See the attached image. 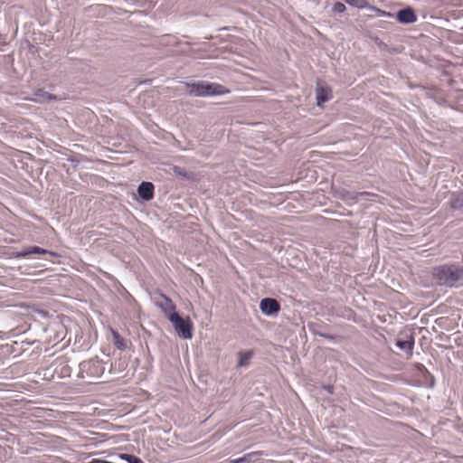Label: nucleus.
<instances>
[{"instance_id": "1", "label": "nucleus", "mask_w": 463, "mask_h": 463, "mask_svg": "<svg viewBox=\"0 0 463 463\" xmlns=\"http://www.w3.org/2000/svg\"><path fill=\"white\" fill-rule=\"evenodd\" d=\"M187 88L190 94L198 97H207L222 95L229 92V90L218 83H210L207 81H198L188 84Z\"/></svg>"}, {"instance_id": "2", "label": "nucleus", "mask_w": 463, "mask_h": 463, "mask_svg": "<svg viewBox=\"0 0 463 463\" xmlns=\"http://www.w3.org/2000/svg\"><path fill=\"white\" fill-rule=\"evenodd\" d=\"M434 275L439 284L452 287L463 277V269L454 266H441L435 269Z\"/></svg>"}, {"instance_id": "3", "label": "nucleus", "mask_w": 463, "mask_h": 463, "mask_svg": "<svg viewBox=\"0 0 463 463\" xmlns=\"http://www.w3.org/2000/svg\"><path fill=\"white\" fill-rule=\"evenodd\" d=\"M151 298L155 305L165 314V317L174 322V305L172 299L160 292H154Z\"/></svg>"}, {"instance_id": "4", "label": "nucleus", "mask_w": 463, "mask_h": 463, "mask_svg": "<svg viewBox=\"0 0 463 463\" xmlns=\"http://www.w3.org/2000/svg\"><path fill=\"white\" fill-rule=\"evenodd\" d=\"M80 366L81 373L90 378H99L105 372L103 363L98 359L82 362Z\"/></svg>"}, {"instance_id": "5", "label": "nucleus", "mask_w": 463, "mask_h": 463, "mask_svg": "<svg viewBox=\"0 0 463 463\" xmlns=\"http://www.w3.org/2000/svg\"><path fill=\"white\" fill-rule=\"evenodd\" d=\"M175 332L183 339L193 337L194 324L189 317L184 318L175 312Z\"/></svg>"}, {"instance_id": "6", "label": "nucleus", "mask_w": 463, "mask_h": 463, "mask_svg": "<svg viewBox=\"0 0 463 463\" xmlns=\"http://www.w3.org/2000/svg\"><path fill=\"white\" fill-rule=\"evenodd\" d=\"M260 308L265 315H273L280 310V305L276 299L267 298L260 301Z\"/></svg>"}, {"instance_id": "7", "label": "nucleus", "mask_w": 463, "mask_h": 463, "mask_svg": "<svg viewBox=\"0 0 463 463\" xmlns=\"http://www.w3.org/2000/svg\"><path fill=\"white\" fill-rule=\"evenodd\" d=\"M51 254L56 255L54 252L49 251L38 246H30L23 251L14 252L13 256L16 259L26 258L32 254Z\"/></svg>"}, {"instance_id": "8", "label": "nucleus", "mask_w": 463, "mask_h": 463, "mask_svg": "<svg viewBox=\"0 0 463 463\" xmlns=\"http://www.w3.org/2000/svg\"><path fill=\"white\" fill-rule=\"evenodd\" d=\"M396 16L397 20L402 24H412L417 21V15L411 7L400 10Z\"/></svg>"}, {"instance_id": "9", "label": "nucleus", "mask_w": 463, "mask_h": 463, "mask_svg": "<svg viewBox=\"0 0 463 463\" xmlns=\"http://www.w3.org/2000/svg\"><path fill=\"white\" fill-rule=\"evenodd\" d=\"M317 105L321 106L322 103L329 100L332 98V90L329 87L318 84L316 90Z\"/></svg>"}, {"instance_id": "10", "label": "nucleus", "mask_w": 463, "mask_h": 463, "mask_svg": "<svg viewBox=\"0 0 463 463\" xmlns=\"http://www.w3.org/2000/svg\"><path fill=\"white\" fill-rule=\"evenodd\" d=\"M138 195L146 201L154 197V185L149 182H142L137 188Z\"/></svg>"}, {"instance_id": "11", "label": "nucleus", "mask_w": 463, "mask_h": 463, "mask_svg": "<svg viewBox=\"0 0 463 463\" xmlns=\"http://www.w3.org/2000/svg\"><path fill=\"white\" fill-rule=\"evenodd\" d=\"M396 345L400 349L406 351L411 355L414 346V338L412 335H410L406 340H398Z\"/></svg>"}, {"instance_id": "12", "label": "nucleus", "mask_w": 463, "mask_h": 463, "mask_svg": "<svg viewBox=\"0 0 463 463\" xmlns=\"http://www.w3.org/2000/svg\"><path fill=\"white\" fill-rule=\"evenodd\" d=\"M259 455H262V452L255 451V452L248 453L245 456L233 460V463H243V462L253 463L256 460L255 458Z\"/></svg>"}, {"instance_id": "13", "label": "nucleus", "mask_w": 463, "mask_h": 463, "mask_svg": "<svg viewBox=\"0 0 463 463\" xmlns=\"http://www.w3.org/2000/svg\"><path fill=\"white\" fill-rule=\"evenodd\" d=\"M112 335H113V340H114L115 345L118 349H121V350L124 349L126 347V343H125L124 338L121 337L120 335L117 331H112Z\"/></svg>"}, {"instance_id": "14", "label": "nucleus", "mask_w": 463, "mask_h": 463, "mask_svg": "<svg viewBox=\"0 0 463 463\" xmlns=\"http://www.w3.org/2000/svg\"><path fill=\"white\" fill-rule=\"evenodd\" d=\"M251 356H252V352H250V351L240 353L239 366L247 365L248 362L251 358Z\"/></svg>"}, {"instance_id": "15", "label": "nucleus", "mask_w": 463, "mask_h": 463, "mask_svg": "<svg viewBox=\"0 0 463 463\" xmlns=\"http://www.w3.org/2000/svg\"><path fill=\"white\" fill-rule=\"evenodd\" d=\"M120 458L128 461V463H144L139 458L130 454H120Z\"/></svg>"}, {"instance_id": "16", "label": "nucleus", "mask_w": 463, "mask_h": 463, "mask_svg": "<svg viewBox=\"0 0 463 463\" xmlns=\"http://www.w3.org/2000/svg\"><path fill=\"white\" fill-rule=\"evenodd\" d=\"M346 3H348L351 5H354L358 8H364L367 2L366 0H345Z\"/></svg>"}, {"instance_id": "17", "label": "nucleus", "mask_w": 463, "mask_h": 463, "mask_svg": "<svg viewBox=\"0 0 463 463\" xmlns=\"http://www.w3.org/2000/svg\"><path fill=\"white\" fill-rule=\"evenodd\" d=\"M333 11L335 13H343L345 11V5L343 3L336 2L333 6Z\"/></svg>"}]
</instances>
